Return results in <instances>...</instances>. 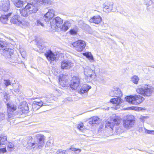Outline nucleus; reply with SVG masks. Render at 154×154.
Wrapping results in <instances>:
<instances>
[{
	"label": "nucleus",
	"instance_id": "f3484780",
	"mask_svg": "<svg viewBox=\"0 0 154 154\" xmlns=\"http://www.w3.org/2000/svg\"><path fill=\"white\" fill-rule=\"evenodd\" d=\"M54 15V11L53 9H49L44 17V19L45 22H48Z\"/></svg>",
	"mask_w": 154,
	"mask_h": 154
},
{
	"label": "nucleus",
	"instance_id": "39448f33",
	"mask_svg": "<svg viewBox=\"0 0 154 154\" xmlns=\"http://www.w3.org/2000/svg\"><path fill=\"white\" fill-rule=\"evenodd\" d=\"M35 137L37 141L33 143H28V146H30L33 148H35L36 149L42 148L44 145L45 137L42 134H37Z\"/></svg>",
	"mask_w": 154,
	"mask_h": 154
},
{
	"label": "nucleus",
	"instance_id": "1a4fd4ad",
	"mask_svg": "<svg viewBox=\"0 0 154 154\" xmlns=\"http://www.w3.org/2000/svg\"><path fill=\"white\" fill-rule=\"evenodd\" d=\"M63 20L60 18L57 17L54 18L50 22L51 28L53 29L61 27Z\"/></svg>",
	"mask_w": 154,
	"mask_h": 154
},
{
	"label": "nucleus",
	"instance_id": "8fccbe9b",
	"mask_svg": "<svg viewBox=\"0 0 154 154\" xmlns=\"http://www.w3.org/2000/svg\"><path fill=\"white\" fill-rule=\"evenodd\" d=\"M51 143V141L50 140H49L46 143V146H50Z\"/></svg>",
	"mask_w": 154,
	"mask_h": 154
},
{
	"label": "nucleus",
	"instance_id": "0eeeda50",
	"mask_svg": "<svg viewBox=\"0 0 154 154\" xmlns=\"http://www.w3.org/2000/svg\"><path fill=\"white\" fill-rule=\"evenodd\" d=\"M126 101L132 104L138 105L144 100V98L139 95L127 96L125 97Z\"/></svg>",
	"mask_w": 154,
	"mask_h": 154
},
{
	"label": "nucleus",
	"instance_id": "473e14b6",
	"mask_svg": "<svg viewBox=\"0 0 154 154\" xmlns=\"http://www.w3.org/2000/svg\"><path fill=\"white\" fill-rule=\"evenodd\" d=\"M33 2L37 5H39L40 8L41 5L45 2V0H33Z\"/></svg>",
	"mask_w": 154,
	"mask_h": 154
},
{
	"label": "nucleus",
	"instance_id": "4be33fe9",
	"mask_svg": "<svg viewBox=\"0 0 154 154\" xmlns=\"http://www.w3.org/2000/svg\"><path fill=\"white\" fill-rule=\"evenodd\" d=\"M20 17L17 15H15L13 17L11 20V22L14 24L17 25H20Z\"/></svg>",
	"mask_w": 154,
	"mask_h": 154
},
{
	"label": "nucleus",
	"instance_id": "f8f14e48",
	"mask_svg": "<svg viewBox=\"0 0 154 154\" xmlns=\"http://www.w3.org/2000/svg\"><path fill=\"white\" fill-rule=\"evenodd\" d=\"M72 45L78 51H81L86 46V43L83 40H78L73 42Z\"/></svg>",
	"mask_w": 154,
	"mask_h": 154
},
{
	"label": "nucleus",
	"instance_id": "7ed1b4c3",
	"mask_svg": "<svg viewBox=\"0 0 154 154\" xmlns=\"http://www.w3.org/2000/svg\"><path fill=\"white\" fill-rule=\"evenodd\" d=\"M136 91L137 93L143 96L149 97L154 92V88L149 85H145L139 87Z\"/></svg>",
	"mask_w": 154,
	"mask_h": 154
},
{
	"label": "nucleus",
	"instance_id": "4c0bfd02",
	"mask_svg": "<svg viewBox=\"0 0 154 154\" xmlns=\"http://www.w3.org/2000/svg\"><path fill=\"white\" fill-rule=\"evenodd\" d=\"M77 80H78V82H79L80 79L79 77L78 76H74L72 78L71 82H73L74 81L77 82Z\"/></svg>",
	"mask_w": 154,
	"mask_h": 154
},
{
	"label": "nucleus",
	"instance_id": "c9c22d12",
	"mask_svg": "<svg viewBox=\"0 0 154 154\" xmlns=\"http://www.w3.org/2000/svg\"><path fill=\"white\" fill-rule=\"evenodd\" d=\"M14 145L12 143L9 142L7 146V149L8 151H11L14 149Z\"/></svg>",
	"mask_w": 154,
	"mask_h": 154
},
{
	"label": "nucleus",
	"instance_id": "603ef678",
	"mask_svg": "<svg viewBox=\"0 0 154 154\" xmlns=\"http://www.w3.org/2000/svg\"><path fill=\"white\" fill-rule=\"evenodd\" d=\"M147 6H149L150 5L149 4H147Z\"/></svg>",
	"mask_w": 154,
	"mask_h": 154
},
{
	"label": "nucleus",
	"instance_id": "ea45409f",
	"mask_svg": "<svg viewBox=\"0 0 154 154\" xmlns=\"http://www.w3.org/2000/svg\"><path fill=\"white\" fill-rule=\"evenodd\" d=\"M148 117L147 116H141L139 117V119L143 123L147 119Z\"/></svg>",
	"mask_w": 154,
	"mask_h": 154
},
{
	"label": "nucleus",
	"instance_id": "f704fd0d",
	"mask_svg": "<svg viewBox=\"0 0 154 154\" xmlns=\"http://www.w3.org/2000/svg\"><path fill=\"white\" fill-rule=\"evenodd\" d=\"M69 149H70V152H71V154H72V151L74 152L75 154H78L81 151V149H76L72 147L69 148Z\"/></svg>",
	"mask_w": 154,
	"mask_h": 154
},
{
	"label": "nucleus",
	"instance_id": "37998d69",
	"mask_svg": "<svg viewBox=\"0 0 154 154\" xmlns=\"http://www.w3.org/2000/svg\"><path fill=\"white\" fill-rule=\"evenodd\" d=\"M116 93V91H115V89L112 91H111L109 93V95L111 97H115L116 96V94H115Z\"/></svg>",
	"mask_w": 154,
	"mask_h": 154
},
{
	"label": "nucleus",
	"instance_id": "a211bd4d",
	"mask_svg": "<svg viewBox=\"0 0 154 154\" xmlns=\"http://www.w3.org/2000/svg\"><path fill=\"white\" fill-rule=\"evenodd\" d=\"M48 101V100L46 98H45L43 101H33V106H34V105H35L39 106V108H40L43 106H49L50 102Z\"/></svg>",
	"mask_w": 154,
	"mask_h": 154
},
{
	"label": "nucleus",
	"instance_id": "412c9836",
	"mask_svg": "<svg viewBox=\"0 0 154 154\" xmlns=\"http://www.w3.org/2000/svg\"><path fill=\"white\" fill-rule=\"evenodd\" d=\"M67 76L64 75H62L60 77L59 80L60 83L63 87H64L67 85Z\"/></svg>",
	"mask_w": 154,
	"mask_h": 154
},
{
	"label": "nucleus",
	"instance_id": "4468645a",
	"mask_svg": "<svg viewBox=\"0 0 154 154\" xmlns=\"http://www.w3.org/2000/svg\"><path fill=\"white\" fill-rule=\"evenodd\" d=\"M26 7V8L29 11L30 13H35L40 9L39 5H37L34 2L32 3H28Z\"/></svg>",
	"mask_w": 154,
	"mask_h": 154
},
{
	"label": "nucleus",
	"instance_id": "864d4df0",
	"mask_svg": "<svg viewBox=\"0 0 154 154\" xmlns=\"http://www.w3.org/2000/svg\"><path fill=\"white\" fill-rule=\"evenodd\" d=\"M67 100V98H66V99H65V100Z\"/></svg>",
	"mask_w": 154,
	"mask_h": 154
},
{
	"label": "nucleus",
	"instance_id": "9b49d317",
	"mask_svg": "<svg viewBox=\"0 0 154 154\" xmlns=\"http://www.w3.org/2000/svg\"><path fill=\"white\" fill-rule=\"evenodd\" d=\"M94 73V70L88 66H86L84 68V73L85 76V79L87 82H89L91 80L92 76Z\"/></svg>",
	"mask_w": 154,
	"mask_h": 154
},
{
	"label": "nucleus",
	"instance_id": "79ce46f5",
	"mask_svg": "<svg viewBox=\"0 0 154 154\" xmlns=\"http://www.w3.org/2000/svg\"><path fill=\"white\" fill-rule=\"evenodd\" d=\"M35 25L37 26L41 25L42 26H43L44 24L42 22V20H37L36 22L35 23Z\"/></svg>",
	"mask_w": 154,
	"mask_h": 154
},
{
	"label": "nucleus",
	"instance_id": "09e8293b",
	"mask_svg": "<svg viewBox=\"0 0 154 154\" xmlns=\"http://www.w3.org/2000/svg\"><path fill=\"white\" fill-rule=\"evenodd\" d=\"M21 56H22L24 58L26 55V53L25 51H22L20 52Z\"/></svg>",
	"mask_w": 154,
	"mask_h": 154
},
{
	"label": "nucleus",
	"instance_id": "ddd939ff",
	"mask_svg": "<svg viewBox=\"0 0 154 154\" xmlns=\"http://www.w3.org/2000/svg\"><path fill=\"white\" fill-rule=\"evenodd\" d=\"M113 3L112 2H105L103 5V11L106 13L111 12H114V11L112 9Z\"/></svg>",
	"mask_w": 154,
	"mask_h": 154
},
{
	"label": "nucleus",
	"instance_id": "f257e3e1",
	"mask_svg": "<svg viewBox=\"0 0 154 154\" xmlns=\"http://www.w3.org/2000/svg\"><path fill=\"white\" fill-rule=\"evenodd\" d=\"M37 45L39 49H34V50L40 53H44L45 56L49 61H53L57 60V55L50 49L48 48L42 43L38 42Z\"/></svg>",
	"mask_w": 154,
	"mask_h": 154
},
{
	"label": "nucleus",
	"instance_id": "a18cd8bd",
	"mask_svg": "<svg viewBox=\"0 0 154 154\" xmlns=\"http://www.w3.org/2000/svg\"><path fill=\"white\" fill-rule=\"evenodd\" d=\"M5 113H0V120L5 119Z\"/></svg>",
	"mask_w": 154,
	"mask_h": 154
},
{
	"label": "nucleus",
	"instance_id": "7c9ffc66",
	"mask_svg": "<svg viewBox=\"0 0 154 154\" xmlns=\"http://www.w3.org/2000/svg\"><path fill=\"white\" fill-rule=\"evenodd\" d=\"M7 137L6 136L0 137V145L5 144L7 142Z\"/></svg>",
	"mask_w": 154,
	"mask_h": 154
},
{
	"label": "nucleus",
	"instance_id": "e433bc0d",
	"mask_svg": "<svg viewBox=\"0 0 154 154\" xmlns=\"http://www.w3.org/2000/svg\"><path fill=\"white\" fill-rule=\"evenodd\" d=\"M10 61L12 62H16L17 61V56L14 55L10 58Z\"/></svg>",
	"mask_w": 154,
	"mask_h": 154
},
{
	"label": "nucleus",
	"instance_id": "bb28decb",
	"mask_svg": "<svg viewBox=\"0 0 154 154\" xmlns=\"http://www.w3.org/2000/svg\"><path fill=\"white\" fill-rule=\"evenodd\" d=\"M71 24L70 22L69 21L64 22L62 27L60 28L61 30L62 31H66L70 26Z\"/></svg>",
	"mask_w": 154,
	"mask_h": 154
},
{
	"label": "nucleus",
	"instance_id": "b1692460",
	"mask_svg": "<svg viewBox=\"0 0 154 154\" xmlns=\"http://www.w3.org/2000/svg\"><path fill=\"white\" fill-rule=\"evenodd\" d=\"M53 154H71V152L69 149L65 150L59 149L56 152H54Z\"/></svg>",
	"mask_w": 154,
	"mask_h": 154
},
{
	"label": "nucleus",
	"instance_id": "5701e85b",
	"mask_svg": "<svg viewBox=\"0 0 154 154\" xmlns=\"http://www.w3.org/2000/svg\"><path fill=\"white\" fill-rule=\"evenodd\" d=\"M11 14V13H9L8 14H4V15H2L1 17H0V20L3 23H7L8 17Z\"/></svg>",
	"mask_w": 154,
	"mask_h": 154
},
{
	"label": "nucleus",
	"instance_id": "6e6552de",
	"mask_svg": "<svg viewBox=\"0 0 154 154\" xmlns=\"http://www.w3.org/2000/svg\"><path fill=\"white\" fill-rule=\"evenodd\" d=\"M115 91H116V96L115 98L112 99L110 100V102L116 105V106H117L120 104L122 103L123 100L120 98V97L122 96V94L120 89L118 88H115ZM116 109L118 108V107H115Z\"/></svg>",
	"mask_w": 154,
	"mask_h": 154
},
{
	"label": "nucleus",
	"instance_id": "6ab92c4d",
	"mask_svg": "<svg viewBox=\"0 0 154 154\" xmlns=\"http://www.w3.org/2000/svg\"><path fill=\"white\" fill-rule=\"evenodd\" d=\"M102 18L99 15H97L93 16L89 20V22L91 23H93L96 24H98L102 21Z\"/></svg>",
	"mask_w": 154,
	"mask_h": 154
},
{
	"label": "nucleus",
	"instance_id": "20e7f679",
	"mask_svg": "<svg viewBox=\"0 0 154 154\" xmlns=\"http://www.w3.org/2000/svg\"><path fill=\"white\" fill-rule=\"evenodd\" d=\"M122 121V118L116 114H113L110 121H106L105 128L112 129L115 125H118Z\"/></svg>",
	"mask_w": 154,
	"mask_h": 154
},
{
	"label": "nucleus",
	"instance_id": "c756f323",
	"mask_svg": "<svg viewBox=\"0 0 154 154\" xmlns=\"http://www.w3.org/2000/svg\"><path fill=\"white\" fill-rule=\"evenodd\" d=\"M143 129L145 130V132L146 133L154 134V131L153 130H149L146 129L145 128H143V127H139V132H141L143 131Z\"/></svg>",
	"mask_w": 154,
	"mask_h": 154
},
{
	"label": "nucleus",
	"instance_id": "f03ea898",
	"mask_svg": "<svg viewBox=\"0 0 154 154\" xmlns=\"http://www.w3.org/2000/svg\"><path fill=\"white\" fill-rule=\"evenodd\" d=\"M4 99L5 103H7V111L8 117L9 119H11L14 117L13 112L15 111L16 109V106L12 102L8 103V100L9 99L8 95L6 93H4Z\"/></svg>",
	"mask_w": 154,
	"mask_h": 154
},
{
	"label": "nucleus",
	"instance_id": "2f4dec72",
	"mask_svg": "<svg viewBox=\"0 0 154 154\" xmlns=\"http://www.w3.org/2000/svg\"><path fill=\"white\" fill-rule=\"evenodd\" d=\"M139 79L138 77L136 75L133 76L131 78V80L134 83L137 84Z\"/></svg>",
	"mask_w": 154,
	"mask_h": 154
},
{
	"label": "nucleus",
	"instance_id": "aec40b11",
	"mask_svg": "<svg viewBox=\"0 0 154 154\" xmlns=\"http://www.w3.org/2000/svg\"><path fill=\"white\" fill-rule=\"evenodd\" d=\"M89 123L90 124H99L100 122V119L97 116H94L89 120Z\"/></svg>",
	"mask_w": 154,
	"mask_h": 154
},
{
	"label": "nucleus",
	"instance_id": "72a5a7b5",
	"mask_svg": "<svg viewBox=\"0 0 154 154\" xmlns=\"http://www.w3.org/2000/svg\"><path fill=\"white\" fill-rule=\"evenodd\" d=\"M84 55L88 58L91 61H93L94 60L93 57L91 53L90 52H86L84 54Z\"/></svg>",
	"mask_w": 154,
	"mask_h": 154
},
{
	"label": "nucleus",
	"instance_id": "c85d7f7f",
	"mask_svg": "<svg viewBox=\"0 0 154 154\" xmlns=\"http://www.w3.org/2000/svg\"><path fill=\"white\" fill-rule=\"evenodd\" d=\"M79 85V82H78V80H77V82L74 81L73 82H71L70 86L72 90L76 89Z\"/></svg>",
	"mask_w": 154,
	"mask_h": 154
},
{
	"label": "nucleus",
	"instance_id": "423d86ee",
	"mask_svg": "<svg viewBox=\"0 0 154 154\" xmlns=\"http://www.w3.org/2000/svg\"><path fill=\"white\" fill-rule=\"evenodd\" d=\"M6 42L0 40V51H2V54L6 58H10L13 55L14 50L13 49L7 47Z\"/></svg>",
	"mask_w": 154,
	"mask_h": 154
},
{
	"label": "nucleus",
	"instance_id": "49530a36",
	"mask_svg": "<svg viewBox=\"0 0 154 154\" xmlns=\"http://www.w3.org/2000/svg\"><path fill=\"white\" fill-rule=\"evenodd\" d=\"M70 33L72 35H75L77 33L76 32L74 29H71L70 31Z\"/></svg>",
	"mask_w": 154,
	"mask_h": 154
},
{
	"label": "nucleus",
	"instance_id": "c03bdc74",
	"mask_svg": "<svg viewBox=\"0 0 154 154\" xmlns=\"http://www.w3.org/2000/svg\"><path fill=\"white\" fill-rule=\"evenodd\" d=\"M83 124H82L80 125H79L78 126V128L81 131H83Z\"/></svg>",
	"mask_w": 154,
	"mask_h": 154
},
{
	"label": "nucleus",
	"instance_id": "de8ad7c7",
	"mask_svg": "<svg viewBox=\"0 0 154 154\" xmlns=\"http://www.w3.org/2000/svg\"><path fill=\"white\" fill-rule=\"evenodd\" d=\"M7 151L6 147L0 149V152L5 153Z\"/></svg>",
	"mask_w": 154,
	"mask_h": 154
},
{
	"label": "nucleus",
	"instance_id": "9d476101",
	"mask_svg": "<svg viewBox=\"0 0 154 154\" xmlns=\"http://www.w3.org/2000/svg\"><path fill=\"white\" fill-rule=\"evenodd\" d=\"M123 125L126 128L131 127L134 123V116L132 115L127 116L126 119L123 120Z\"/></svg>",
	"mask_w": 154,
	"mask_h": 154
},
{
	"label": "nucleus",
	"instance_id": "58836bf2",
	"mask_svg": "<svg viewBox=\"0 0 154 154\" xmlns=\"http://www.w3.org/2000/svg\"><path fill=\"white\" fill-rule=\"evenodd\" d=\"M4 84L6 87H7L11 85V81L9 79H4Z\"/></svg>",
	"mask_w": 154,
	"mask_h": 154
},
{
	"label": "nucleus",
	"instance_id": "3c124183",
	"mask_svg": "<svg viewBox=\"0 0 154 154\" xmlns=\"http://www.w3.org/2000/svg\"><path fill=\"white\" fill-rule=\"evenodd\" d=\"M29 109H28V106H26L25 107H24V110L26 111H27Z\"/></svg>",
	"mask_w": 154,
	"mask_h": 154
},
{
	"label": "nucleus",
	"instance_id": "393cba45",
	"mask_svg": "<svg viewBox=\"0 0 154 154\" xmlns=\"http://www.w3.org/2000/svg\"><path fill=\"white\" fill-rule=\"evenodd\" d=\"M15 7L18 8L22 7L23 5V2L21 0H11Z\"/></svg>",
	"mask_w": 154,
	"mask_h": 154
},
{
	"label": "nucleus",
	"instance_id": "cd10ccee",
	"mask_svg": "<svg viewBox=\"0 0 154 154\" xmlns=\"http://www.w3.org/2000/svg\"><path fill=\"white\" fill-rule=\"evenodd\" d=\"M20 13L21 15L24 17H26L28 16L30 14L29 11L26 8V7L20 11Z\"/></svg>",
	"mask_w": 154,
	"mask_h": 154
},
{
	"label": "nucleus",
	"instance_id": "2eb2a0df",
	"mask_svg": "<svg viewBox=\"0 0 154 154\" xmlns=\"http://www.w3.org/2000/svg\"><path fill=\"white\" fill-rule=\"evenodd\" d=\"M10 8V2L8 0L0 1V9L1 11L6 12Z\"/></svg>",
	"mask_w": 154,
	"mask_h": 154
},
{
	"label": "nucleus",
	"instance_id": "a19ab883",
	"mask_svg": "<svg viewBox=\"0 0 154 154\" xmlns=\"http://www.w3.org/2000/svg\"><path fill=\"white\" fill-rule=\"evenodd\" d=\"M28 24V22L26 20H23L22 21H20V25H19L20 26L23 25L24 26H27Z\"/></svg>",
	"mask_w": 154,
	"mask_h": 154
},
{
	"label": "nucleus",
	"instance_id": "dca6fc26",
	"mask_svg": "<svg viewBox=\"0 0 154 154\" xmlns=\"http://www.w3.org/2000/svg\"><path fill=\"white\" fill-rule=\"evenodd\" d=\"M73 65L71 62L69 60H64L61 63V68L63 69H69Z\"/></svg>",
	"mask_w": 154,
	"mask_h": 154
},
{
	"label": "nucleus",
	"instance_id": "a878e982",
	"mask_svg": "<svg viewBox=\"0 0 154 154\" xmlns=\"http://www.w3.org/2000/svg\"><path fill=\"white\" fill-rule=\"evenodd\" d=\"M91 88V86L87 85L84 84L80 90V92L81 94L86 93L88 92Z\"/></svg>",
	"mask_w": 154,
	"mask_h": 154
}]
</instances>
